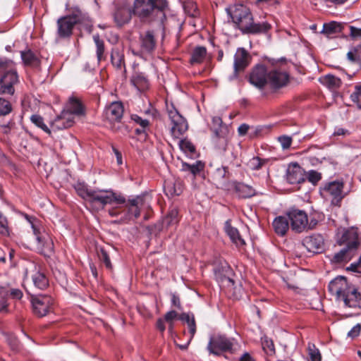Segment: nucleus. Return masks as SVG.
Wrapping results in <instances>:
<instances>
[{"label":"nucleus","mask_w":361,"mask_h":361,"mask_svg":"<svg viewBox=\"0 0 361 361\" xmlns=\"http://www.w3.org/2000/svg\"><path fill=\"white\" fill-rule=\"evenodd\" d=\"M347 58L353 63L361 66V43L353 47L347 54Z\"/></svg>","instance_id":"45"},{"label":"nucleus","mask_w":361,"mask_h":361,"mask_svg":"<svg viewBox=\"0 0 361 361\" xmlns=\"http://www.w3.org/2000/svg\"><path fill=\"white\" fill-rule=\"evenodd\" d=\"M124 107L121 102H114L106 106L102 114V119L105 125H109L114 132L122 131L123 128L127 130V127L120 123L123 118Z\"/></svg>","instance_id":"6"},{"label":"nucleus","mask_w":361,"mask_h":361,"mask_svg":"<svg viewBox=\"0 0 361 361\" xmlns=\"http://www.w3.org/2000/svg\"><path fill=\"white\" fill-rule=\"evenodd\" d=\"M361 330V326L360 324H357L355 326L353 327V329L348 333V336L351 338H355L357 337Z\"/></svg>","instance_id":"62"},{"label":"nucleus","mask_w":361,"mask_h":361,"mask_svg":"<svg viewBox=\"0 0 361 361\" xmlns=\"http://www.w3.org/2000/svg\"><path fill=\"white\" fill-rule=\"evenodd\" d=\"M0 78V94H8L13 95L15 92L14 85L18 82L17 72L13 68V64L6 71Z\"/></svg>","instance_id":"14"},{"label":"nucleus","mask_w":361,"mask_h":361,"mask_svg":"<svg viewBox=\"0 0 361 361\" xmlns=\"http://www.w3.org/2000/svg\"><path fill=\"white\" fill-rule=\"evenodd\" d=\"M68 114L83 115L85 114L83 106L81 102L77 97L72 96L69 98L68 103L66 106Z\"/></svg>","instance_id":"29"},{"label":"nucleus","mask_w":361,"mask_h":361,"mask_svg":"<svg viewBox=\"0 0 361 361\" xmlns=\"http://www.w3.org/2000/svg\"><path fill=\"white\" fill-rule=\"evenodd\" d=\"M111 62L117 70L126 72L125 56L123 50L119 47H114L111 51Z\"/></svg>","instance_id":"24"},{"label":"nucleus","mask_w":361,"mask_h":361,"mask_svg":"<svg viewBox=\"0 0 361 361\" xmlns=\"http://www.w3.org/2000/svg\"><path fill=\"white\" fill-rule=\"evenodd\" d=\"M286 180L290 184H299L305 181L304 171L297 162L288 165Z\"/></svg>","instance_id":"22"},{"label":"nucleus","mask_w":361,"mask_h":361,"mask_svg":"<svg viewBox=\"0 0 361 361\" xmlns=\"http://www.w3.org/2000/svg\"><path fill=\"white\" fill-rule=\"evenodd\" d=\"M93 40L96 46V55L98 62L106 60L104 42L98 34L93 35Z\"/></svg>","instance_id":"38"},{"label":"nucleus","mask_w":361,"mask_h":361,"mask_svg":"<svg viewBox=\"0 0 361 361\" xmlns=\"http://www.w3.org/2000/svg\"><path fill=\"white\" fill-rule=\"evenodd\" d=\"M343 188L342 180L326 182L319 188V193L323 198L331 199V205L340 207L344 197Z\"/></svg>","instance_id":"7"},{"label":"nucleus","mask_w":361,"mask_h":361,"mask_svg":"<svg viewBox=\"0 0 361 361\" xmlns=\"http://www.w3.org/2000/svg\"><path fill=\"white\" fill-rule=\"evenodd\" d=\"M302 245L310 252L320 253L324 250V239L321 234H313L305 237Z\"/></svg>","instance_id":"20"},{"label":"nucleus","mask_w":361,"mask_h":361,"mask_svg":"<svg viewBox=\"0 0 361 361\" xmlns=\"http://www.w3.org/2000/svg\"><path fill=\"white\" fill-rule=\"evenodd\" d=\"M356 253L346 247H343L338 252L335 253L331 259L333 263L340 264L350 261Z\"/></svg>","instance_id":"37"},{"label":"nucleus","mask_w":361,"mask_h":361,"mask_svg":"<svg viewBox=\"0 0 361 361\" xmlns=\"http://www.w3.org/2000/svg\"><path fill=\"white\" fill-rule=\"evenodd\" d=\"M114 17L117 25L121 27L130 20L131 11L126 7L118 8L115 11Z\"/></svg>","instance_id":"28"},{"label":"nucleus","mask_w":361,"mask_h":361,"mask_svg":"<svg viewBox=\"0 0 361 361\" xmlns=\"http://www.w3.org/2000/svg\"><path fill=\"white\" fill-rule=\"evenodd\" d=\"M322 82L331 90L339 88L342 84L341 80L339 78L331 74L325 75Z\"/></svg>","instance_id":"44"},{"label":"nucleus","mask_w":361,"mask_h":361,"mask_svg":"<svg viewBox=\"0 0 361 361\" xmlns=\"http://www.w3.org/2000/svg\"><path fill=\"white\" fill-rule=\"evenodd\" d=\"M279 142L283 149H289L292 144V138L288 135H282L278 137Z\"/></svg>","instance_id":"57"},{"label":"nucleus","mask_w":361,"mask_h":361,"mask_svg":"<svg viewBox=\"0 0 361 361\" xmlns=\"http://www.w3.org/2000/svg\"><path fill=\"white\" fill-rule=\"evenodd\" d=\"M185 13L192 18H196L200 16V11L196 4L192 1H187L182 5Z\"/></svg>","instance_id":"41"},{"label":"nucleus","mask_w":361,"mask_h":361,"mask_svg":"<svg viewBox=\"0 0 361 361\" xmlns=\"http://www.w3.org/2000/svg\"><path fill=\"white\" fill-rule=\"evenodd\" d=\"M182 325H186L188 332L184 331L183 334L187 337V341L185 344H182V350L186 349L192 340L196 331L197 324L195 315L192 312H182Z\"/></svg>","instance_id":"18"},{"label":"nucleus","mask_w":361,"mask_h":361,"mask_svg":"<svg viewBox=\"0 0 361 361\" xmlns=\"http://www.w3.org/2000/svg\"><path fill=\"white\" fill-rule=\"evenodd\" d=\"M239 361H256L255 359L251 356L249 353H244L240 357Z\"/></svg>","instance_id":"64"},{"label":"nucleus","mask_w":361,"mask_h":361,"mask_svg":"<svg viewBox=\"0 0 361 361\" xmlns=\"http://www.w3.org/2000/svg\"><path fill=\"white\" fill-rule=\"evenodd\" d=\"M328 289L331 295L345 307L361 308V292L353 284L348 282L344 276H338L330 281Z\"/></svg>","instance_id":"3"},{"label":"nucleus","mask_w":361,"mask_h":361,"mask_svg":"<svg viewBox=\"0 0 361 361\" xmlns=\"http://www.w3.org/2000/svg\"><path fill=\"white\" fill-rule=\"evenodd\" d=\"M180 318V317L178 316V313L174 310L169 311L164 315V319L169 324V331L171 334H173L174 321L178 320Z\"/></svg>","instance_id":"49"},{"label":"nucleus","mask_w":361,"mask_h":361,"mask_svg":"<svg viewBox=\"0 0 361 361\" xmlns=\"http://www.w3.org/2000/svg\"><path fill=\"white\" fill-rule=\"evenodd\" d=\"M12 111L11 102L4 98L0 97V116H4Z\"/></svg>","instance_id":"53"},{"label":"nucleus","mask_w":361,"mask_h":361,"mask_svg":"<svg viewBox=\"0 0 361 361\" xmlns=\"http://www.w3.org/2000/svg\"><path fill=\"white\" fill-rule=\"evenodd\" d=\"M343 25L336 21H331L328 23H324L322 33L325 35L327 37H334L342 32Z\"/></svg>","instance_id":"30"},{"label":"nucleus","mask_w":361,"mask_h":361,"mask_svg":"<svg viewBox=\"0 0 361 361\" xmlns=\"http://www.w3.org/2000/svg\"><path fill=\"white\" fill-rule=\"evenodd\" d=\"M140 53L150 54L156 49L157 39L153 30L141 32L139 37Z\"/></svg>","instance_id":"17"},{"label":"nucleus","mask_w":361,"mask_h":361,"mask_svg":"<svg viewBox=\"0 0 361 361\" xmlns=\"http://www.w3.org/2000/svg\"><path fill=\"white\" fill-rule=\"evenodd\" d=\"M166 109L171 127L170 132L174 144L180 149V114L174 104L166 101Z\"/></svg>","instance_id":"9"},{"label":"nucleus","mask_w":361,"mask_h":361,"mask_svg":"<svg viewBox=\"0 0 361 361\" xmlns=\"http://www.w3.org/2000/svg\"><path fill=\"white\" fill-rule=\"evenodd\" d=\"M164 224L167 226H175L176 228L178 225L179 222V210L177 207L172 208L168 213L167 216L164 219Z\"/></svg>","instance_id":"42"},{"label":"nucleus","mask_w":361,"mask_h":361,"mask_svg":"<svg viewBox=\"0 0 361 361\" xmlns=\"http://www.w3.org/2000/svg\"><path fill=\"white\" fill-rule=\"evenodd\" d=\"M74 123L73 116L68 112L58 116L51 123V128L56 130H63L71 127Z\"/></svg>","instance_id":"26"},{"label":"nucleus","mask_w":361,"mask_h":361,"mask_svg":"<svg viewBox=\"0 0 361 361\" xmlns=\"http://www.w3.org/2000/svg\"><path fill=\"white\" fill-rule=\"evenodd\" d=\"M98 256L101 262H102L106 269L111 270L113 267L110 260L109 255L106 250L104 248H101L100 252L98 253Z\"/></svg>","instance_id":"54"},{"label":"nucleus","mask_w":361,"mask_h":361,"mask_svg":"<svg viewBox=\"0 0 361 361\" xmlns=\"http://www.w3.org/2000/svg\"><path fill=\"white\" fill-rule=\"evenodd\" d=\"M307 179L313 185H316L322 179V174L317 171L311 170L308 172Z\"/></svg>","instance_id":"56"},{"label":"nucleus","mask_w":361,"mask_h":361,"mask_svg":"<svg viewBox=\"0 0 361 361\" xmlns=\"http://www.w3.org/2000/svg\"><path fill=\"white\" fill-rule=\"evenodd\" d=\"M205 164L200 160L196 161L192 164L182 161V171H189L194 178L200 175L204 169Z\"/></svg>","instance_id":"34"},{"label":"nucleus","mask_w":361,"mask_h":361,"mask_svg":"<svg viewBox=\"0 0 361 361\" xmlns=\"http://www.w3.org/2000/svg\"><path fill=\"white\" fill-rule=\"evenodd\" d=\"M32 231L37 242V249L45 257H50L54 252V243L44 231L42 232L32 224Z\"/></svg>","instance_id":"11"},{"label":"nucleus","mask_w":361,"mask_h":361,"mask_svg":"<svg viewBox=\"0 0 361 361\" xmlns=\"http://www.w3.org/2000/svg\"><path fill=\"white\" fill-rule=\"evenodd\" d=\"M21 59L26 66H29L33 68H38L40 66V60L36 56V54L31 51L27 49L26 51H22L20 52Z\"/></svg>","instance_id":"33"},{"label":"nucleus","mask_w":361,"mask_h":361,"mask_svg":"<svg viewBox=\"0 0 361 361\" xmlns=\"http://www.w3.org/2000/svg\"><path fill=\"white\" fill-rule=\"evenodd\" d=\"M167 6L166 0H135L133 11L141 19L150 18L155 13V18L162 21L166 18Z\"/></svg>","instance_id":"5"},{"label":"nucleus","mask_w":361,"mask_h":361,"mask_svg":"<svg viewBox=\"0 0 361 361\" xmlns=\"http://www.w3.org/2000/svg\"><path fill=\"white\" fill-rule=\"evenodd\" d=\"M226 12L243 34H265L271 27L267 22L255 23L250 9L243 4H231L226 7Z\"/></svg>","instance_id":"2"},{"label":"nucleus","mask_w":361,"mask_h":361,"mask_svg":"<svg viewBox=\"0 0 361 361\" xmlns=\"http://www.w3.org/2000/svg\"><path fill=\"white\" fill-rule=\"evenodd\" d=\"M262 346L264 351L269 355H271L275 353V348L274 342L271 339L268 338L265 336L262 340Z\"/></svg>","instance_id":"51"},{"label":"nucleus","mask_w":361,"mask_h":361,"mask_svg":"<svg viewBox=\"0 0 361 361\" xmlns=\"http://www.w3.org/2000/svg\"><path fill=\"white\" fill-rule=\"evenodd\" d=\"M268 74L267 67L262 64L256 65L252 70L249 76V82L262 90L268 83Z\"/></svg>","instance_id":"15"},{"label":"nucleus","mask_w":361,"mask_h":361,"mask_svg":"<svg viewBox=\"0 0 361 361\" xmlns=\"http://www.w3.org/2000/svg\"><path fill=\"white\" fill-rule=\"evenodd\" d=\"M0 234L3 235H9V228L7 219L0 212Z\"/></svg>","instance_id":"55"},{"label":"nucleus","mask_w":361,"mask_h":361,"mask_svg":"<svg viewBox=\"0 0 361 361\" xmlns=\"http://www.w3.org/2000/svg\"><path fill=\"white\" fill-rule=\"evenodd\" d=\"M250 128L249 125L246 123L241 124L238 129V134L241 136L245 135Z\"/></svg>","instance_id":"63"},{"label":"nucleus","mask_w":361,"mask_h":361,"mask_svg":"<svg viewBox=\"0 0 361 361\" xmlns=\"http://www.w3.org/2000/svg\"><path fill=\"white\" fill-rule=\"evenodd\" d=\"M349 29L350 36L352 38H361V28H357L353 25H350Z\"/></svg>","instance_id":"61"},{"label":"nucleus","mask_w":361,"mask_h":361,"mask_svg":"<svg viewBox=\"0 0 361 361\" xmlns=\"http://www.w3.org/2000/svg\"><path fill=\"white\" fill-rule=\"evenodd\" d=\"M350 98L359 109H361V82L354 86V90L350 94Z\"/></svg>","instance_id":"48"},{"label":"nucleus","mask_w":361,"mask_h":361,"mask_svg":"<svg viewBox=\"0 0 361 361\" xmlns=\"http://www.w3.org/2000/svg\"><path fill=\"white\" fill-rule=\"evenodd\" d=\"M8 342L13 351H18L20 350V342L16 337L11 336L8 338Z\"/></svg>","instance_id":"60"},{"label":"nucleus","mask_w":361,"mask_h":361,"mask_svg":"<svg viewBox=\"0 0 361 361\" xmlns=\"http://www.w3.org/2000/svg\"><path fill=\"white\" fill-rule=\"evenodd\" d=\"M250 55L245 48H238L234 56L235 72L243 71L249 64Z\"/></svg>","instance_id":"23"},{"label":"nucleus","mask_w":361,"mask_h":361,"mask_svg":"<svg viewBox=\"0 0 361 361\" xmlns=\"http://www.w3.org/2000/svg\"><path fill=\"white\" fill-rule=\"evenodd\" d=\"M131 118L136 123L139 124L142 128H147L149 126V122L147 119H143L140 116L135 114L132 115Z\"/></svg>","instance_id":"58"},{"label":"nucleus","mask_w":361,"mask_h":361,"mask_svg":"<svg viewBox=\"0 0 361 361\" xmlns=\"http://www.w3.org/2000/svg\"><path fill=\"white\" fill-rule=\"evenodd\" d=\"M0 294L4 295H9L13 299L19 300L23 297V292L18 288H11L5 290L4 288L0 289Z\"/></svg>","instance_id":"52"},{"label":"nucleus","mask_w":361,"mask_h":361,"mask_svg":"<svg viewBox=\"0 0 361 361\" xmlns=\"http://www.w3.org/2000/svg\"><path fill=\"white\" fill-rule=\"evenodd\" d=\"M34 287L39 290H44L49 286V280L44 272L37 271L32 275Z\"/></svg>","instance_id":"36"},{"label":"nucleus","mask_w":361,"mask_h":361,"mask_svg":"<svg viewBox=\"0 0 361 361\" xmlns=\"http://www.w3.org/2000/svg\"><path fill=\"white\" fill-rule=\"evenodd\" d=\"M272 226L275 232L281 236L285 235L290 228L288 217L283 216L276 217L272 223Z\"/></svg>","instance_id":"27"},{"label":"nucleus","mask_w":361,"mask_h":361,"mask_svg":"<svg viewBox=\"0 0 361 361\" xmlns=\"http://www.w3.org/2000/svg\"><path fill=\"white\" fill-rule=\"evenodd\" d=\"M206 54L207 49L204 47H197L192 52L190 63L191 64L202 63Z\"/></svg>","instance_id":"40"},{"label":"nucleus","mask_w":361,"mask_h":361,"mask_svg":"<svg viewBox=\"0 0 361 361\" xmlns=\"http://www.w3.org/2000/svg\"><path fill=\"white\" fill-rule=\"evenodd\" d=\"M222 123L223 121L220 117L214 116L212 118V130L214 134L213 139L214 142H216L218 145L219 149L225 150L226 146V139L225 137L224 130H226V128L222 127Z\"/></svg>","instance_id":"19"},{"label":"nucleus","mask_w":361,"mask_h":361,"mask_svg":"<svg viewBox=\"0 0 361 361\" xmlns=\"http://www.w3.org/2000/svg\"><path fill=\"white\" fill-rule=\"evenodd\" d=\"M130 81L133 85L140 90H144L147 89L149 87V80L142 73H135L133 75Z\"/></svg>","instance_id":"39"},{"label":"nucleus","mask_w":361,"mask_h":361,"mask_svg":"<svg viewBox=\"0 0 361 361\" xmlns=\"http://www.w3.org/2000/svg\"><path fill=\"white\" fill-rule=\"evenodd\" d=\"M234 190L240 198H250L256 195V191L252 186L243 183H236Z\"/></svg>","instance_id":"32"},{"label":"nucleus","mask_w":361,"mask_h":361,"mask_svg":"<svg viewBox=\"0 0 361 361\" xmlns=\"http://www.w3.org/2000/svg\"><path fill=\"white\" fill-rule=\"evenodd\" d=\"M12 65L13 61L11 60L4 58H0V73L6 71Z\"/></svg>","instance_id":"59"},{"label":"nucleus","mask_w":361,"mask_h":361,"mask_svg":"<svg viewBox=\"0 0 361 361\" xmlns=\"http://www.w3.org/2000/svg\"><path fill=\"white\" fill-rule=\"evenodd\" d=\"M289 75L286 72L272 70L268 74V83L274 90H279L286 86L288 82Z\"/></svg>","instance_id":"21"},{"label":"nucleus","mask_w":361,"mask_h":361,"mask_svg":"<svg viewBox=\"0 0 361 361\" xmlns=\"http://www.w3.org/2000/svg\"><path fill=\"white\" fill-rule=\"evenodd\" d=\"M214 274L219 282L228 281L232 286L234 285L235 281L233 279L234 272L226 261L219 260V262L214 264Z\"/></svg>","instance_id":"16"},{"label":"nucleus","mask_w":361,"mask_h":361,"mask_svg":"<svg viewBox=\"0 0 361 361\" xmlns=\"http://www.w3.org/2000/svg\"><path fill=\"white\" fill-rule=\"evenodd\" d=\"M74 188L77 192V194L81 197L83 200L88 201L91 197L93 189L88 188L87 185L85 183H77L74 185Z\"/></svg>","instance_id":"43"},{"label":"nucleus","mask_w":361,"mask_h":361,"mask_svg":"<svg viewBox=\"0 0 361 361\" xmlns=\"http://www.w3.org/2000/svg\"><path fill=\"white\" fill-rule=\"evenodd\" d=\"M286 216L288 217L290 228L293 231L300 233L307 228L308 218L305 211L291 207L286 212Z\"/></svg>","instance_id":"10"},{"label":"nucleus","mask_w":361,"mask_h":361,"mask_svg":"<svg viewBox=\"0 0 361 361\" xmlns=\"http://www.w3.org/2000/svg\"><path fill=\"white\" fill-rule=\"evenodd\" d=\"M164 189L169 197H178L180 195L178 190L180 189V182L167 180L164 182Z\"/></svg>","instance_id":"35"},{"label":"nucleus","mask_w":361,"mask_h":361,"mask_svg":"<svg viewBox=\"0 0 361 361\" xmlns=\"http://www.w3.org/2000/svg\"><path fill=\"white\" fill-rule=\"evenodd\" d=\"M337 243L345 245V247L357 253L360 245V238L357 228L351 227L343 230L341 235L338 238Z\"/></svg>","instance_id":"13"},{"label":"nucleus","mask_w":361,"mask_h":361,"mask_svg":"<svg viewBox=\"0 0 361 361\" xmlns=\"http://www.w3.org/2000/svg\"><path fill=\"white\" fill-rule=\"evenodd\" d=\"M145 195L142 194L126 201L124 196L112 190H93L89 202L101 208H104L107 204H125L126 214L121 220L127 221L136 219L140 216L141 207L145 204Z\"/></svg>","instance_id":"1"},{"label":"nucleus","mask_w":361,"mask_h":361,"mask_svg":"<svg viewBox=\"0 0 361 361\" xmlns=\"http://www.w3.org/2000/svg\"><path fill=\"white\" fill-rule=\"evenodd\" d=\"M78 25L90 33L92 25L89 16L80 9L75 8L71 13L61 17L57 20V35L60 38H68L73 34V28Z\"/></svg>","instance_id":"4"},{"label":"nucleus","mask_w":361,"mask_h":361,"mask_svg":"<svg viewBox=\"0 0 361 361\" xmlns=\"http://www.w3.org/2000/svg\"><path fill=\"white\" fill-rule=\"evenodd\" d=\"M182 152L187 157L195 159L200 157V152L195 145L188 138H182Z\"/></svg>","instance_id":"31"},{"label":"nucleus","mask_w":361,"mask_h":361,"mask_svg":"<svg viewBox=\"0 0 361 361\" xmlns=\"http://www.w3.org/2000/svg\"><path fill=\"white\" fill-rule=\"evenodd\" d=\"M309 361H321L322 356L318 348L313 343H308Z\"/></svg>","instance_id":"50"},{"label":"nucleus","mask_w":361,"mask_h":361,"mask_svg":"<svg viewBox=\"0 0 361 361\" xmlns=\"http://www.w3.org/2000/svg\"><path fill=\"white\" fill-rule=\"evenodd\" d=\"M224 229L226 234L229 236L231 240L238 247L245 245V242L239 233L238 230L233 227L231 221L228 220L225 222Z\"/></svg>","instance_id":"25"},{"label":"nucleus","mask_w":361,"mask_h":361,"mask_svg":"<svg viewBox=\"0 0 361 361\" xmlns=\"http://www.w3.org/2000/svg\"><path fill=\"white\" fill-rule=\"evenodd\" d=\"M233 338H228L225 335L216 334L210 337L207 349L210 354L221 356L224 353H234Z\"/></svg>","instance_id":"8"},{"label":"nucleus","mask_w":361,"mask_h":361,"mask_svg":"<svg viewBox=\"0 0 361 361\" xmlns=\"http://www.w3.org/2000/svg\"><path fill=\"white\" fill-rule=\"evenodd\" d=\"M268 159H261L259 157H254L250 159L247 163L248 167L253 171H258L262 168L267 162Z\"/></svg>","instance_id":"47"},{"label":"nucleus","mask_w":361,"mask_h":361,"mask_svg":"<svg viewBox=\"0 0 361 361\" xmlns=\"http://www.w3.org/2000/svg\"><path fill=\"white\" fill-rule=\"evenodd\" d=\"M30 121L37 128L42 129L44 132L51 135V130L44 123V121L42 116L39 114H33L30 116Z\"/></svg>","instance_id":"46"},{"label":"nucleus","mask_w":361,"mask_h":361,"mask_svg":"<svg viewBox=\"0 0 361 361\" xmlns=\"http://www.w3.org/2000/svg\"><path fill=\"white\" fill-rule=\"evenodd\" d=\"M31 303L35 315L42 317L47 315L52 308L54 299L48 295L31 294Z\"/></svg>","instance_id":"12"}]
</instances>
